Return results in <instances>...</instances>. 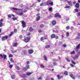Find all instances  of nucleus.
<instances>
[{
    "mask_svg": "<svg viewBox=\"0 0 80 80\" xmlns=\"http://www.w3.org/2000/svg\"><path fill=\"white\" fill-rule=\"evenodd\" d=\"M17 14H18V15L21 16L23 15V9H20L19 10V12H17Z\"/></svg>",
    "mask_w": 80,
    "mask_h": 80,
    "instance_id": "f257e3e1",
    "label": "nucleus"
},
{
    "mask_svg": "<svg viewBox=\"0 0 80 80\" xmlns=\"http://www.w3.org/2000/svg\"><path fill=\"white\" fill-rule=\"evenodd\" d=\"M0 56L2 58H3V60H7V55L5 54H3V55H2V54H0Z\"/></svg>",
    "mask_w": 80,
    "mask_h": 80,
    "instance_id": "f03ea898",
    "label": "nucleus"
},
{
    "mask_svg": "<svg viewBox=\"0 0 80 80\" xmlns=\"http://www.w3.org/2000/svg\"><path fill=\"white\" fill-rule=\"evenodd\" d=\"M30 40V37H28L25 38L24 40V42H26V43L28 42V41Z\"/></svg>",
    "mask_w": 80,
    "mask_h": 80,
    "instance_id": "7ed1b4c3",
    "label": "nucleus"
},
{
    "mask_svg": "<svg viewBox=\"0 0 80 80\" xmlns=\"http://www.w3.org/2000/svg\"><path fill=\"white\" fill-rule=\"evenodd\" d=\"M21 23L22 24V26L23 27V28L26 27V24H25V21H22L21 22Z\"/></svg>",
    "mask_w": 80,
    "mask_h": 80,
    "instance_id": "20e7f679",
    "label": "nucleus"
},
{
    "mask_svg": "<svg viewBox=\"0 0 80 80\" xmlns=\"http://www.w3.org/2000/svg\"><path fill=\"white\" fill-rule=\"evenodd\" d=\"M7 38H8V36H3L2 38V41H4L5 40V39L7 40Z\"/></svg>",
    "mask_w": 80,
    "mask_h": 80,
    "instance_id": "39448f33",
    "label": "nucleus"
},
{
    "mask_svg": "<svg viewBox=\"0 0 80 80\" xmlns=\"http://www.w3.org/2000/svg\"><path fill=\"white\" fill-rule=\"evenodd\" d=\"M33 6H34V4H33L32 5H29L28 6V7L26 6V9H28V10H29V7H32Z\"/></svg>",
    "mask_w": 80,
    "mask_h": 80,
    "instance_id": "423d86ee",
    "label": "nucleus"
},
{
    "mask_svg": "<svg viewBox=\"0 0 80 80\" xmlns=\"http://www.w3.org/2000/svg\"><path fill=\"white\" fill-rule=\"evenodd\" d=\"M55 17H58V18H61V16L59 15V14L57 13L54 15Z\"/></svg>",
    "mask_w": 80,
    "mask_h": 80,
    "instance_id": "0eeeda50",
    "label": "nucleus"
},
{
    "mask_svg": "<svg viewBox=\"0 0 80 80\" xmlns=\"http://www.w3.org/2000/svg\"><path fill=\"white\" fill-rule=\"evenodd\" d=\"M27 51L26 50H24L22 51V55H27Z\"/></svg>",
    "mask_w": 80,
    "mask_h": 80,
    "instance_id": "6e6552de",
    "label": "nucleus"
},
{
    "mask_svg": "<svg viewBox=\"0 0 80 80\" xmlns=\"http://www.w3.org/2000/svg\"><path fill=\"white\" fill-rule=\"evenodd\" d=\"M29 53L30 54H32V53H33V50H29L28 51Z\"/></svg>",
    "mask_w": 80,
    "mask_h": 80,
    "instance_id": "1a4fd4ad",
    "label": "nucleus"
},
{
    "mask_svg": "<svg viewBox=\"0 0 80 80\" xmlns=\"http://www.w3.org/2000/svg\"><path fill=\"white\" fill-rule=\"evenodd\" d=\"M67 3H68V4L70 6H72V2L71 1H67Z\"/></svg>",
    "mask_w": 80,
    "mask_h": 80,
    "instance_id": "9d476101",
    "label": "nucleus"
},
{
    "mask_svg": "<svg viewBox=\"0 0 80 80\" xmlns=\"http://www.w3.org/2000/svg\"><path fill=\"white\" fill-rule=\"evenodd\" d=\"M50 2H51V1H47L46 3V5L48 6L50 5Z\"/></svg>",
    "mask_w": 80,
    "mask_h": 80,
    "instance_id": "9b49d317",
    "label": "nucleus"
},
{
    "mask_svg": "<svg viewBox=\"0 0 80 80\" xmlns=\"http://www.w3.org/2000/svg\"><path fill=\"white\" fill-rule=\"evenodd\" d=\"M18 45V43L17 42L14 43L13 45V47H16Z\"/></svg>",
    "mask_w": 80,
    "mask_h": 80,
    "instance_id": "f8f14e48",
    "label": "nucleus"
},
{
    "mask_svg": "<svg viewBox=\"0 0 80 80\" xmlns=\"http://www.w3.org/2000/svg\"><path fill=\"white\" fill-rule=\"evenodd\" d=\"M75 7L76 8H79V3H76L75 5Z\"/></svg>",
    "mask_w": 80,
    "mask_h": 80,
    "instance_id": "ddd939ff",
    "label": "nucleus"
},
{
    "mask_svg": "<svg viewBox=\"0 0 80 80\" xmlns=\"http://www.w3.org/2000/svg\"><path fill=\"white\" fill-rule=\"evenodd\" d=\"M78 55H76L73 58V59L75 60H76V59H77V58H78Z\"/></svg>",
    "mask_w": 80,
    "mask_h": 80,
    "instance_id": "4468645a",
    "label": "nucleus"
},
{
    "mask_svg": "<svg viewBox=\"0 0 80 80\" xmlns=\"http://www.w3.org/2000/svg\"><path fill=\"white\" fill-rule=\"evenodd\" d=\"M11 78L12 79H15V74H13L11 76Z\"/></svg>",
    "mask_w": 80,
    "mask_h": 80,
    "instance_id": "2eb2a0df",
    "label": "nucleus"
},
{
    "mask_svg": "<svg viewBox=\"0 0 80 80\" xmlns=\"http://www.w3.org/2000/svg\"><path fill=\"white\" fill-rule=\"evenodd\" d=\"M13 32H11L10 34L8 35V37H10L11 36H12V35H13Z\"/></svg>",
    "mask_w": 80,
    "mask_h": 80,
    "instance_id": "dca6fc26",
    "label": "nucleus"
},
{
    "mask_svg": "<svg viewBox=\"0 0 80 80\" xmlns=\"http://www.w3.org/2000/svg\"><path fill=\"white\" fill-rule=\"evenodd\" d=\"M29 31H30V32H32L33 31V28H32V27H30V28H29Z\"/></svg>",
    "mask_w": 80,
    "mask_h": 80,
    "instance_id": "f3484780",
    "label": "nucleus"
},
{
    "mask_svg": "<svg viewBox=\"0 0 80 80\" xmlns=\"http://www.w3.org/2000/svg\"><path fill=\"white\" fill-rule=\"evenodd\" d=\"M70 77H71V78H72V79H75V77L74 75L72 74L70 75Z\"/></svg>",
    "mask_w": 80,
    "mask_h": 80,
    "instance_id": "a211bd4d",
    "label": "nucleus"
},
{
    "mask_svg": "<svg viewBox=\"0 0 80 80\" xmlns=\"http://www.w3.org/2000/svg\"><path fill=\"white\" fill-rule=\"evenodd\" d=\"M80 48V44H79L77 46V47L76 48V50H78V49H79Z\"/></svg>",
    "mask_w": 80,
    "mask_h": 80,
    "instance_id": "6ab92c4d",
    "label": "nucleus"
},
{
    "mask_svg": "<svg viewBox=\"0 0 80 80\" xmlns=\"http://www.w3.org/2000/svg\"><path fill=\"white\" fill-rule=\"evenodd\" d=\"M12 10H18V9L16 8H12Z\"/></svg>",
    "mask_w": 80,
    "mask_h": 80,
    "instance_id": "aec40b11",
    "label": "nucleus"
},
{
    "mask_svg": "<svg viewBox=\"0 0 80 80\" xmlns=\"http://www.w3.org/2000/svg\"><path fill=\"white\" fill-rule=\"evenodd\" d=\"M56 23V21H53L52 22V23L53 25H55Z\"/></svg>",
    "mask_w": 80,
    "mask_h": 80,
    "instance_id": "412c9836",
    "label": "nucleus"
},
{
    "mask_svg": "<svg viewBox=\"0 0 80 80\" xmlns=\"http://www.w3.org/2000/svg\"><path fill=\"white\" fill-rule=\"evenodd\" d=\"M57 77L58 78V79H60V78H62L63 77L62 76H60V75H58L57 76Z\"/></svg>",
    "mask_w": 80,
    "mask_h": 80,
    "instance_id": "4be33fe9",
    "label": "nucleus"
},
{
    "mask_svg": "<svg viewBox=\"0 0 80 80\" xmlns=\"http://www.w3.org/2000/svg\"><path fill=\"white\" fill-rule=\"evenodd\" d=\"M51 38H55V35L54 34H52V35L51 36Z\"/></svg>",
    "mask_w": 80,
    "mask_h": 80,
    "instance_id": "5701e85b",
    "label": "nucleus"
},
{
    "mask_svg": "<svg viewBox=\"0 0 80 80\" xmlns=\"http://www.w3.org/2000/svg\"><path fill=\"white\" fill-rule=\"evenodd\" d=\"M53 32L56 33H58V31L57 30H53Z\"/></svg>",
    "mask_w": 80,
    "mask_h": 80,
    "instance_id": "b1692460",
    "label": "nucleus"
},
{
    "mask_svg": "<svg viewBox=\"0 0 80 80\" xmlns=\"http://www.w3.org/2000/svg\"><path fill=\"white\" fill-rule=\"evenodd\" d=\"M29 68H30V66H29V65H27L26 66V68L27 70Z\"/></svg>",
    "mask_w": 80,
    "mask_h": 80,
    "instance_id": "393cba45",
    "label": "nucleus"
},
{
    "mask_svg": "<svg viewBox=\"0 0 80 80\" xmlns=\"http://www.w3.org/2000/svg\"><path fill=\"white\" fill-rule=\"evenodd\" d=\"M50 46L49 45H48L45 47V48H50Z\"/></svg>",
    "mask_w": 80,
    "mask_h": 80,
    "instance_id": "a878e982",
    "label": "nucleus"
},
{
    "mask_svg": "<svg viewBox=\"0 0 80 80\" xmlns=\"http://www.w3.org/2000/svg\"><path fill=\"white\" fill-rule=\"evenodd\" d=\"M40 19V16H38L36 19V21H38Z\"/></svg>",
    "mask_w": 80,
    "mask_h": 80,
    "instance_id": "bb28decb",
    "label": "nucleus"
},
{
    "mask_svg": "<svg viewBox=\"0 0 80 80\" xmlns=\"http://www.w3.org/2000/svg\"><path fill=\"white\" fill-rule=\"evenodd\" d=\"M16 68L17 70H20V68L17 66H16Z\"/></svg>",
    "mask_w": 80,
    "mask_h": 80,
    "instance_id": "cd10ccee",
    "label": "nucleus"
},
{
    "mask_svg": "<svg viewBox=\"0 0 80 80\" xmlns=\"http://www.w3.org/2000/svg\"><path fill=\"white\" fill-rule=\"evenodd\" d=\"M32 72H28L27 73V75H31V74H32Z\"/></svg>",
    "mask_w": 80,
    "mask_h": 80,
    "instance_id": "c85d7f7f",
    "label": "nucleus"
},
{
    "mask_svg": "<svg viewBox=\"0 0 80 80\" xmlns=\"http://www.w3.org/2000/svg\"><path fill=\"white\" fill-rule=\"evenodd\" d=\"M64 74L65 75H68V72L67 71H65L64 72Z\"/></svg>",
    "mask_w": 80,
    "mask_h": 80,
    "instance_id": "c756f323",
    "label": "nucleus"
},
{
    "mask_svg": "<svg viewBox=\"0 0 80 80\" xmlns=\"http://www.w3.org/2000/svg\"><path fill=\"white\" fill-rule=\"evenodd\" d=\"M69 36V32H67L66 33V37H68Z\"/></svg>",
    "mask_w": 80,
    "mask_h": 80,
    "instance_id": "7c9ffc66",
    "label": "nucleus"
},
{
    "mask_svg": "<svg viewBox=\"0 0 80 80\" xmlns=\"http://www.w3.org/2000/svg\"><path fill=\"white\" fill-rule=\"evenodd\" d=\"M53 64L54 65H58V63H57L56 62H54L53 63Z\"/></svg>",
    "mask_w": 80,
    "mask_h": 80,
    "instance_id": "2f4dec72",
    "label": "nucleus"
},
{
    "mask_svg": "<svg viewBox=\"0 0 80 80\" xmlns=\"http://www.w3.org/2000/svg\"><path fill=\"white\" fill-rule=\"evenodd\" d=\"M9 67L10 68H12V67H13V65L11 64L9 66Z\"/></svg>",
    "mask_w": 80,
    "mask_h": 80,
    "instance_id": "473e14b6",
    "label": "nucleus"
},
{
    "mask_svg": "<svg viewBox=\"0 0 80 80\" xmlns=\"http://www.w3.org/2000/svg\"><path fill=\"white\" fill-rule=\"evenodd\" d=\"M74 11L75 12H78V9H74Z\"/></svg>",
    "mask_w": 80,
    "mask_h": 80,
    "instance_id": "72a5a7b5",
    "label": "nucleus"
},
{
    "mask_svg": "<svg viewBox=\"0 0 80 80\" xmlns=\"http://www.w3.org/2000/svg\"><path fill=\"white\" fill-rule=\"evenodd\" d=\"M44 58L45 60H47V56H44Z\"/></svg>",
    "mask_w": 80,
    "mask_h": 80,
    "instance_id": "f704fd0d",
    "label": "nucleus"
},
{
    "mask_svg": "<svg viewBox=\"0 0 80 80\" xmlns=\"http://www.w3.org/2000/svg\"><path fill=\"white\" fill-rule=\"evenodd\" d=\"M27 70V68H22V70H23V71H24V72H25V71H26Z\"/></svg>",
    "mask_w": 80,
    "mask_h": 80,
    "instance_id": "c9c22d12",
    "label": "nucleus"
},
{
    "mask_svg": "<svg viewBox=\"0 0 80 80\" xmlns=\"http://www.w3.org/2000/svg\"><path fill=\"white\" fill-rule=\"evenodd\" d=\"M10 61L11 62H12V63H13L14 62V61H13V58H11L10 59Z\"/></svg>",
    "mask_w": 80,
    "mask_h": 80,
    "instance_id": "e433bc0d",
    "label": "nucleus"
},
{
    "mask_svg": "<svg viewBox=\"0 0 80 80\" xmlns=\"http://www.w3.org/2000/svg\"><path fill=\"white\" fill-rule=\"evenodd\" d=\"M64 8H70V6H67L64 7Z\"/></svg>",
    "mask_w": 80,
    "mask_h": 80,
    "instance_id": "4c0bfd02",
    "label": "nucleus"
},
{
    "mask_svg": "<svg viewBox=\"0 0 80 80\" xmlns=\"http://www.w3.org/2000/svg\"><path fill=\"white\" fill-rule=\"evenodd\" d=\"M8 18H11L12 17V15L10 14L8 15Z\"/></svg>",
    "mask_w": 80,
    "mask_h": 80,
    "instance_id": "58836bf2",
    "label": "nucleus"
},
{
    "mask_svg": "<svg viewBox=\"0 0 80 80\" xmlns=\"http://www.w3.org/2000/svg\"><path fill=\"white\" fill-rule=\"evenodd\" d=\"M75 51H73L70 54L71 55H72V54H74L75 53Z\"/></svg>",
    "mask_w": 80,
    "mask_h": 80,
    "instance_id": "ea45409f",
    "label": "nucleus"
},
{
    "mask_svg": "<svg viewBox=\"0 0 80 80\" xmlns=\"http://www.w3.org/2000/svg\"><path fill=\"white\" fill-rule=\"evenodd\" d=\"M13 56L12 54H10L9 55V57H13Z\"/></svg>",
    "mask_w": 80,
    "mask_h": 80,
    "instance_id": "a19ab883",
    "label": "nucleus"
},
{
    "mask_svg": "<svg viewBox=\"0 0 80 80\" xmlns=\"http://www.w3.org/2000/svg\"><path fill=\"white\" fill-rule=\"evenodd\" d=\"M3 25V23L2 22H0V27H1Z\"/></svg>",
    "mask_w": 80,
    "mask_h": 80,
    "instance_id": "79ce46f5",
    "label": "nucleus"
},
{
    "mask_svg": "<svg viewBox=\"0 0 80 80\" xmlns=\"http://www.w3.org/2000/svg\"><path fill=\"white\" fill-rule=\"evenodd\" d=\"M41 67L42 68H45V67L44 66H43V65H41Z\"/></svg>",
    "mask_w": 80,
    "mask_h": 80,
    "instance_id": "37998d69",
    "label": "nucleus"
},
{
    "mask_svg": "<svg viewBox=\"0 0 80 80\" xmlns=\"http://www.w3.org/2000/svg\"><path fill=\"white\" fill-rule=\"evenodd\" d=\"M12 19H13V20H17V18H12Z\"/></svg>",
    "mask_w": 80,
    "mask_h": 80,
    "instance_id": "c03bdc74",
    "label": "nucleus"
},
{
    "mask_svg": "<svg viewBox=\"0 0 80 80\" xmlns=\"http://www.w3.org/2000/svg\"><path fill=\"white\" fill-rule=\"evenodd\" d=\"M15 52H17V50H14V51H12V53H15Z\"/></svg>",
    "mask_w": 80,
    "mask_h": 80,
    "instance_id": "a18cd8bd",
    "label": "nucleus"
},
{
    "mask_svg": "<svg viewBox=\"0 0 80 80\" xmlns=\"http://www.w3.org/2000/svg\"><path fill=\"white\" fill-rule=\"evenodd\" d=\"M71 62H72V63L73 64V65H75L76 63L74 62H73V61H72Z\"/></svg>",
    "mask_w": 80,
    "mask_h": 80,
    "instance_id": "49530a36",
    "label": "nucleus"
},
{
    "mask_svg": "<svg viewBox=\"0 0 80 80\" xmlns=\"http://www.w3.org/2000/svg\"><path fill=\"white\" fill-rule=\"evenodd\" d=\"M50 5L51 6H53V2H50Z\"/></svg>",
    "mask_w": 80,
    "mask_h": 80,
    "instance_id": "de8ad7c7",
    "label": "nucleus"
},
{
    "mask_svg": "<svg viewBox=\"0 0 80 80\" xmlns=\"http://www.w3.org/2000/svg\"><path fill=\"white\" fill-rule=\"evenodd\" d=\"M45 6V5H44V4L43 3H42L40 4V6Z\"/></svg>",
    "mask_w": 80,
    "mask_h": 80,
    "instance_id": "09e8293b",
    "label": "nucleus"
},
{
    "mask_svg": "<svg viewBox=\"0 0 80 80\" xmlns=\"http://www.w3.org/2000/svg\"><path fill=\"white\" fill-rule=\"evenodd\" d=\"M49 10L50 11H52V8H50L49 9Z\"/></svg>",
    "mask_w": 80,
    "mask_h": 80,
    "instance_id": "8fccbe9b",
    "label": "nucleus"
},
{
    "mask_svg": "<svg viewBox=\"0 0 80 80\" xmlns=\"http://www.w3.org/2000/svg\"><path fill=\"white\" fill-rule=\"evenodd\" d=\"M44 40L47 39V36L46 35L45 38H44Z\"/></svg>",
    "mask_w": 80,
    "mask_h": 80,
    "instance_id": "3c124183",
    "label": "nucleus"
},
{
    "mask_svg": "<svg viewBox=\"0 0 80 80\" xmlns=\"http://www.w3.org/2000/svg\"><path fill=\"white\" fill-rule=\"evenodd\" d=\"M44 26V25L43 24H41L40 25V27H41V28H42L43 27V26Z\"/></svg>",
    "mask_w": 80,
    "mask_h": 80,
    "instance_id": "603ef678",
    "label": "nucleus"
},
{
    "mask_svg": "<svg viewBox=\"0 0 80 80\" xmlns=\"http://www.w3.org/2000/svg\"><path fill=\"white\" fill-rule=\"evenodd\" d=\"M77 16H80V13L78 12L77 13Z\"/></svg>",
    "mask_w": 80,
    "mask_h": 80,
    "instance_id": "864d4df0",
    "label": "nucleus"
},
{
    "mask_svg": "<svg viewBox=\"0 0 80 80\" xmlns=\"http://www.w3.org/2000/svg\"><path fill=\"white\" fill-rule=\"evenodd\" d=\"M80 36H78L76 38V39H80Z\"/></svg>",
    "mask_w": 80,
    "mask_h": 80,
    "instance_id": "5fc2aeb1",
    "label": "nucleus"
},
{
    "mask_svg": "<svg viewBox=\"0 0 80 80\" xmlns=\"http://www.w3.org/2000/svg\"><path fill=\"white\" fill-rule=\"evenodd\" d=\"M66 29L67 30H69L70 29V27L69 26H68L66 27Z\"/></svg>",
    "mask_w": 80,
    "mask_h": 80,
    "instance_id": "6e6d98bb",
    "label": "nucleus"
},
{
    "mask_svg": "<svg viewBox=\"0 0 80 80\" xmlns=\"http://www.w3.org/2000/svg\"><path fill=\"white\" fill-rule=\"evenodd\" d=\"M63 47H67V45L64 44L62 45Z\"/></svg>",
    "mask_w": 80,
    "mask_h": 80,
    "instance_id": "4d7b16f0",
    "label": "nucleus"
},
{
    "mask_svg": "<svg viewBox=\"0 0 80 80\" xmlns=\"http://www.w3.org/2000/svg\"><path fill=\"white\" fill-rule=\"evenodd\" d=\"M17 32V30L16 29H14V32L16 33Z\"/></svg>",
    "mask_w": 80,
    "mask_h": 80,
    "instance_id": "13d9d810",
    "label": "nucleus"
},
{
    "mask_svg": "<svg viewBox=\"0 0 80 80\" xmlns=\"http://www.w3.org/2000/svg\"><path fill=\"white\" fill-rule=\"evenodd\" d=\"M73 28H74L73 27H72L70 28L71 30H73Z\"/></svg>",
    "mask_w": 80,
    "mask_h": 80,
    "instance_id": "bf43d9fd",
    "label": "nucleus"
},
{
    "mask_svg": "<svg viewBox=\"0 0 80 80\" xmlns=\"http://www.w3.org/2000/svg\"><path fill=\"white\" fill-rule=\"evenodd\" d=\"M66 59L67 60V62H70V60H69V59H68V58H66Z\"/></svg>",
    "mask_w": 80,
    "mask_h": 80,
    "instance_id": "052dcab7",
    "label": "nucleus"
},
{
    "mask_svg": "<svg viewBox=\"0 0 80 80\" xmlns=\"http://www.w3.org/2000/svg\"><path fill=\"white\" fill-rule=\"evenodd\" d=\"M41 41H42L43 40V38L42 37H41Z\"/></svg>",
    "mask_w": 80,
    "mask_h": 80,
    "instance_id": "680f3d73",
    "label": "nucleus"
},
{
    "mask_svg": "<svg viewBox=\"0 0 80 80\" xmlns=\"http://www.w3.org/2000/svg\"><path fill=\"white\" fill-rule=\"evenodd\" d=\"M28 36H30V32H28L27 34Z\"/></svg>",
    "mask_w": 80,
    "mask_h": 80,
    "instance_id": "e2e57ef3",
    "label": "nucleus"
},
{
    "mask_svg": "<svg viewBox=\"0 0 80 80\" xmlns=\"http://www.w3.org/2000/svg\"><path fill=\"white\" fill-rule=\"evenodd\" d=\"M42 79V77H39L38 78V80H41Z\"/></svg>",
    "mask_w": 80,
    "mask_h": 80,
    "instance_id": "0e129e2a",
    "label": "nucleus"
},
{
    "mask_svg": "<svg viewBox=\"0 0 80 80\" xmlns=\"http://www.w3.org/2000/svg\"><path fill=\"white\" fill-rule=\"evenodd\" d=\"M56 28H57V29H58V28H59V27H58V26H56Z\"/></svg>",
    "mask_w": 80,
    "mask_h": 80,
    "instance_id": "69168bd1",
    "label": "nucleus"
},
{
    "mask_svg": "<svg viewBox=\"0 0 80 80\" xmlns=\"http://www.w3.org/2000/svg\"><path fill=\"white\" fill-rule=\"evenodd\" d=\"M56 39H58V36H56Z\"/></svg>",
    "mask_w": 80,
    "mask_h": 80,
    "instance_id": "338daca9",
    "label": "nucleus"
},
{
    "mask_svg": "<svg viewBox=\"0 0 80 80\" xmlns=\"http://www.w3.org/2000/svg\"><path fill=\"white\" fill-rule=\"evenodd\" d=\"M20 38H23V36H22L21 35L20 36Z\"/></svg>",
    "mask_w": 80,
    "mask_h": 80,
    "instance_id": "774afa93",
    "label": "nucleus"
}]
</instances>
